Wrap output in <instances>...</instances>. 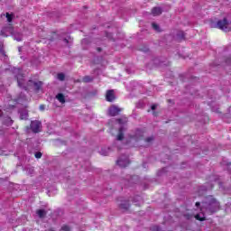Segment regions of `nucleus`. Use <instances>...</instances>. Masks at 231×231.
<instances>
[{
    "mask_svg": "<svg viewBox=\"0 0 231 231\" xmlns=\"http://www.w3.org/2000/svg\"><path fill=\"white\" fill-rule=\"evenodd\" d=\"M0 35H2V37H8L10 35H13L14 41H17L18 42L23 41V34H21V33H14V27L13 26L4 28L1 31Z\"/></svg>",
    "mask_w": 231,
    "mask_h": 231,
    "instance_id": "obj_1",
    "label": "nucleus"
},
{
    "mask_svg": "<svg viewBox=\"0 0 231 231\" xmlns=\"http://www.w3.org/2000/svg\"><path fill=\"white\" fill-rule=\"evenodd\" d=\"M216 27L219 28V30H223V32L230 31V23H228V21H226V19L218 21Z\"/></svg>",
    "mask_w": 231,
    "mask_h": 231,
    "instance_id": "obj_2",
    "label": "nucleus"
},
{
    "mask_svg": "<svg viewBox=\"0 0 231 231\" xmlns=\"http://www.w3.org/2000/svg\"><path fill=\"white\" fill-rule=\"evenodd\" d=\"M208 210L211 212V214H214V212L219 210V202H217L216 199H212L211 201L209 202Z\"/></svg>",
    "mask_w": 231,
    "mask_h": 231,
    "instance_id": "obj_3",
    "label": "nucleus"
},
{
    "mask_svg": "<svg viewBox=\"0 0 231 231\" xmlns=\"http://www.w3.org/2000/svg\"><path fill=\"white\" fill-rule=\"evenodd\" d=\"M122 111L121 108H119L116 106H112L109 109H108V115L110 116H116V115H119L120 112Z\"/></svg>",
    "mask_w": 231,
    "mask_h": 231,
    "instance_id": "obj_4",
    "label": "nucleus"
},
{
    "mask_svg": "<svg viewBox=\"0 0 231 231\" xmlns=\"http://www.w3.org/2000/svg\"><path fill=\"white\" fill-rule=\"evenodd\" d=\"M41 122L39 121H32L31 122V129L32 133H39L41 131Z\"/></svg>",
    "mask_w": 231,
    "mask_h": 231,
    "instance_id": "obj_5",
    "label": "nucleus"
},
{
    "mask_svg": "<svg viewBox=\"0 0 231 231\" xmlns=\"http://www.w3.org/2000/svg\"><path fill=\"white\" fill-rule=\"evenodd\" d=\"M116 164L119 166V167H127V165H129V158L127 156H125L121 159H118L117 162H116Z\"/></svg>",
    "mask_w": 231,
    "mask_h": 231,
    "instance_id": "obj_6",
    "label": "nucleus"
},
{
    "mask_svg": "<svg viewBox=\"0 0 231 231\" xmlns=\"http://www.w3.org/2000/svg\"><path fill=\"white\" fill-rule=\"evenodd\" d=\"M16 79H17L19 88H23L25 90L29 89L28 87L24 86V76H23L22 74H18L16 76Z\"/></svg>",
    "mask_w": 231,
    "mask_h": 231,
    "instance_id": "obj_7",
    "label": "nucleus"
},
{
    "mask_svg": "<svg viewBox=\"0 0 231 231\" xmlns=\"http://www.w3.org/2000/svg\"><path fill=\"white\" fill-rule=\"evenodd\" d=\"M28 86H33V88H35V91H39L41 88H42V82L29 80Z\"/></svg>",
    "mask_w": 231,
    "mask_h": 231,
    "instance_id": "obj_8",
    "label": "nucleus"
},
{
    "mask_svg": "<svg viewBox=\"0 0 231 231\" xmlns=\"http://www.w3.org/2000/svg\"><path fill=\"white\" fill-rule=\"evenodd\" d=\"M107 102H113L115 100V92L113 90H108L106 92Z\"/></svg>",
    "mask_w": 231,
    "mask_h": 231,
    "instance_id": "obj_9",
    "label": "nucleus"
},
{
    "mask_svg": "<svg viewBox=\"0 0 231 231\" xmlns=\"http://www.w3.org/2000/svg\"><path fill=\"white\" fill-rule=\"evenodd\" d=\"M152 14L156 16V15H161L162 14V8L160 7H154L152 10Z\"/></svg>",
    "mask_w": 231,
    "mask_h": 231,
    "instance_id": "obj_10",
    "label": "nucleus"
},
{
    "mask_svg": "<svg viewBox=\"0 0 231 231\" xmlns=\"http://www.w3.org/2000/svg\"><path fill=\"white\" fill-rule=\"evenodd\" d=\"M125 130V128H124V126H121L119 128V134L116 137L117 140H124V131Z\"/></svg>",
    "mask_w": 231,
    "mask_h": 231,
    "instance_id": "obj_11",
    "label": "nucleus"
},
{
    "mask_svg": "<svg viewBox=\"0 0 231 231\" xmlns=\"http://www.w3.org/2000/svg\"><path fill=\"white\" fill-rule=\"evenodd\" d=\"M20 118L21 120H26L28 118V111H20Z\"/></svg>",
    "mask_w": 231,
    "mask_h": 231,
    "instance_id": "obj_12",
    "label": "nucleus"
},
{
    "mask_svg": "<svg viewBox=\"0 0 231 231\" xmlns=\"http://www.w3.org/2000/svg\"><path fill=\"white\" fill-rule=\"evenodd\" d=\"M56 98L57 100H59V102H60V104H64L66 102V98L64 97V95L60 93L56 96Z\"/></svg>",
    "mask_w": 231,
    "mask_h": 231,
    "instance_id": "obj_13",
    "label": "nucleus"
},
{
    "mask_svg": "<svg viewBox=\"0 0 231 231\" xmlns=\"http://www.w3.org/2000/svg\"><path fill=\"white\" fill-rule=\"evenodd\" d=\"M36 214L39 216V217H44V216H46V211L43 209H38Z\"/></svg>",
    "mask_w": 231,
    "mask_h": 231,
    "instance_id": "obj_14",
    "label": "nucleus"
},
{
    "mask_svg": "<svg viewBox=\"0 0 231 231\" xmlns=\"http://www.w3.org/2000/svg\"><path fill=\"white\" fill-rule=\"evenodd\" d=\"M195 218L198 219L199 221H205V214H198L195 216Z\"/></svg>",
    "mask_w": 231,
    "mask_h": 231,
    "instance_id": "obj_15",
    "label": "nucleus"
},
{
    "mask_svg": "<svg viewBox=\"0 0 231 231\" xmlns=\"http://www.w3.org/2000/svg\"><path fill=\"white\" fill-rule=\"evenodd\" d=\"M117 122H118L119 125H124V124H127V118L125 117L123 119H118Z\"/></svg>",
    "mask_w": 231,
    "mask_h": 231,
    "instance_id": "obj_16",
    "label": "nucleus"
},
{
    "mask_svg": "<svg viewBox=\"0 0 231 231\" xmlns=\"http://www.w3.org/2000/svg\"><path fill=\"white\" fill-rule=\"evenodd\" d=\"M65 78H66V76L64 75V73H59L57 75L58 80H64Z\"/></svg>",
    "mask_w": 231,
    "mask_h": 231,
    "instance_id": "obj_17",
    "label": "nucleus"
},
{
    "mask_svg": "<svg viewBox=\"0 0 231 231\" xmlns=\"http://www.w3.org/2000/svg\"><path fill=\"white\" fill-rule=\"evenodd\" d=\"M5 125H12L14 124V121L12 118L7 117L6 121L5 122Z\"/></svg>",
    "mask_w": 231,
    "mask_h": 231,
    "instance_id": "obj_18",
    "label": "nucleus"
},
{
    "mask_svg": "<svg viewBox=\"0 0 231 231\" xmlns=\"http://www.w3.org/2000/svg\"><path fill=\"white\" fill-rule=\"evenodd\" d=\"M6 19L8 23H12V19H14V16L10 14L9 13H6Z\"/></svg>",
    "mask_w": 231,
    "mask_h": 231,
    "instance_id": "obj_19",
    "label": "nucleus"
},
{
    "mask_svg": "<svg viewBox=\"0 0 231 231\" xmlns=\"http://www.w3.org/2000/svg\"><path fill=\"white\" fill-rule=\"evenodd\" d=\"M152 26L155 32H160V26L156 24L155 23H152Z\"/></svg>",
    "mask_w": 231,
    "mask_h": 231,
    "instance_id": "obj_20",
    "label": "nucleus"
},
{
    "mask_svg": "<svg viewBox=\"0 0 231 231\" xmlns=\"http://www.w3.org/2000/svg\"><path fill=\"white\" fill-rule=\"evenodd\" d=\"M91 80H93V79H91L89 76H86L83 79V82H91Z\"/></svg>",
    "mask_w": 231,
    "mask_h": 231,
    "instance_id": "obj_21",
    "label": "nucleus"
},
{
    "mask_svg": "<svg viewBox=\"0 0 231 231\" xmlns=\"http://www.w3.org/2000/svg\"><path fill=\"white\" fill-rule=\"evenodd\" d=\"M138 136H143V132L138 130L136 132V134H135L134 138L136 139V138H138Z\"/></svg>",
    "mask_w": 231,
    "mask_h": 231,
    "instance_id": "obj_22",
    "label": "nucleus"
},
{
    "mask_svg": "<svg viewBox=\"0 0 231 231\" xmlns=\"http://www.w3.org/2000/svg\"><path fill=\"white\" fill-rule=\"evenodd\" d=\"M60 230H61V231H70V228H69V226H62V227H61Z\"/></svg>",
    "mask_w": 231,
    "mask_h": 231,
    "instance_id": "obj_23",
    "label": "nucleus"
},
{
    "mask_svg": "<svg viewBox=\"0 0 231 231\" xmlns=\"http://www.w3.org/2000/svg\"><path fill=\"white\" fill-rule=\"evenodd\" d=\"M23 100H24V97L17 98L15 100V102H16V104H21V102H23Z\"/></svg>",
    "mask_w": 231,
    "mask_h": 231,
    "instance_id": "obj_24",
    "label": "nucleus"
},
{
    "mask_svg": "<svg viewBox=\"0 0 231 231\" xmlns=\"http://www.w3.org/2000/svg\"><path fill=\"white\" fill-rule=\"evenodd\" d=\"M42 157V153L41 152H38L35 153V158L39 159Z\"/></svg>",
    "mask_w": 231,
    "mask_h": 231,
    "instance_id": "obj_25",
    "label": "nucleus"
},
{
    "mask_svg": "<svg viewBox=\"0 0 231 231\" xmlns=\"http://www.w3.org/2000/svg\"><path fill=\"white\" fill-rule=\"evenodd\" d=\"M100 154H101L102 156H107V152H104V150H101V151H100Z\"/></svg>",
    "mask_w": 231,
    "mask_h": 231,
    "instance_id": "obj_26",
    "label": "nucleus"
},
{
    "mask_svg": "<svg viewBox=\"0 0 231 231\" xmlns=\"http://www.w3.org/2000/svg\"><path fill=\"white\" fill-rule=\"evenodd\" d=\"M27 174H33V168H29V171H26Z\"/></svg>",
    "mask_w": 231,
    "mask_h": 231,
    "instance_id": "obj_27",
    "label": "nucleus"
},
{
    "mask_svg": "<svg viewBox=\"0 0 231 231\" xmlns=\"http://www.w3.org/2000/svg\"><path fill=\"white\" fill-rule=\"evenodd\" d=\"M184 35L183 32H180V34H178V39H183Z\"/></svg>",
    "mask_w": 231,
    "mask_h": 231,
    "instance_id": "obj_28",
    "label": "nucleus"
},
{
    "mask_svg": "<svg viewBox=\"0 0 231 231\" xmlns=\"http://www.w3.org/2000/svg\"><path fill=\"white\" fill-rule=\"evenodd\" d=\"M152 140H154V138H153V137H150V138H147V139H146V142H148V143H149V142H152Z\"/></svg>",
    "mask_w": 231,
    "mask_h": 231,
    "instance_id": "obj_29",
    "label": "nucleus"
},
{
    "mask_svg": "<svg viewBox=\"0 0 231 231\" xmlns=\"http://www.w3.org/2000/svg\"><path fill=\"white\" fill-rule=\"evenodd\" d=\"M156 107H157L156 105H152V106H151L152 111H154V109H156Z\"/></svg>",
    "mask_w": 231,
    "mask_h": 231,
    "instance_id": "obj_30",
    "label": "nucleus"
},
{
    "mask_svg": "<svg viewBox=\"0 0 231 231\" xmlns=\"http://www.w3.org/2000/svg\"><path fill=\"white\" fill-rule=\"evenodd\" d=\"M40 110H41V111H44V105H41V106H40Z\"/></svg>",
    "mask_w": 231,
    "mask_h": 231,
    "instance_id": "obj_31",
    "label": "nucleus"
},
{
    "mask_svg": "<svg viewBox=\"0 0 231 231\" xmlns=\"http://www.w3.org/2000/svg\"><path fill=\"white\" fill-rule=\"evenodd\" d=\"M196 207H199V202H196Z\"/></svg>",
    "mask_w": 231,
    "mask_h": 231,
    "instance_id": "obj_32",
    "label": "nucleus"
},
{
    "mask_svg": "<svg viewBox=\"0 0 231 231\" xmlns=\"http://www.w3.org/2000/svg\"><path fill=\"white\" fill-rule=\"evenodd\" d=\"M17 69V71H21V69Z\"/></svg>",
    "mask_w": 231,
    "mask_h": 231,
    "instance_id": "obj_33",
    "label": "nucleus"
},
{
    "mask_svg": "<svg viewBox=\"0 0 231 231\" xmlns=\"http://www.w3.org/2000/svg\"><path fill=\"white\" fill-rule=\"evenodd\" d=\"M19 51H21V48H19Z\"/></svg>",
    "mask_w": 231,
    "mask_h": 231,
    "instance_id": "obj_34",
    "label": "nucleus"
},
{
    "mask_svg": "<svg viewBox=\"0 0 231 231\" xmlns=\"http://www.w3.org/2000/svg\"><path fill=\"white\" fill-rule=\"evenodd\" d=\"M51 231H53V230H51Z\"/></svg>",
    "mask_w": 231,
    "mask_h": 231,
    "instance_id": "obj_35",
    "label": "nucleus"
}]
</instances>
